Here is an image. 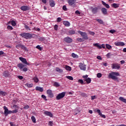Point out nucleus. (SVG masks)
<instances>
[{
	"mask_svg": "<svg viewBox=\"0 0 126 126\" xmlns=\"http://www.w3.org/2000/svg\"><path fill=\"white\" fill-rule=\"evenodd\" d=\"M32 120V121L33 123H36V118H35V117L32 116L31 117Z\"/></svg>",
	"mask_w": 126,
	"mask_h": 126,
	"instance_id": "nucleus-39",
	"label": "nucleus"
},
{
	"mask_svg": "<svg viewBox=\"0 0 126 126\" xmlns=\"http://www.w3.org/2000/svg\"><path fill=\"white\" fill-rule=\"evenodd\" d=\"M119 100L120 101H121V102H123V103H125V104H126V99H125L123 97H120Z\"/></svg>",
	"mask_w": 126,
	"mask_h": 126,
	"instance_id": "nucleus-25",
	"label": "nucleus"
},
{
	"mask_svg": "<svg viewBox=\"0 0 126 126\" xmlns=\"http://www.w3.org/2000/svg\"><path fill=\"white\" fill-rule=\"evenodd\" d=\"M53 86H54L55 87H60V84L56 82H54Z\"/></svg>",
	"mask_w": 126,
	"mask_h": 126,
	"instance_id": "nucleus-33",
	"label": "nucleus"
},
{
	"mask_svg": "<svg viewBox=\"0 0 126 126\" xmlns=\"http://www.w3.org/2000/svg\"><path fill=\"white\" fill-rule=\"evenodd\" d=\"M7 29L8 30H12V29H13V28H12V27H11V26H8Z\"/></svg>",
	"mask_w": 126,
	"mask_h": 126,
	"instance_id": "nucleus-49",
	"label": "nucleus"
},
{
	"mask_svg": "<svg viewBox=\"0 0 126 126\" xmlns=\"http://www.w3.org/2000/svg\"><path fill=\"white\" fill-rule=\"evenodd\" d=\"M27 70H28V68L27 67H24L23 69V71L26 72V71H27Z\"/></svg>",
	"mask_w": 126,
	"mask_h": 126,
	"instance_id": "nucleus-56",
	"label": "nucleus"
},
{
	"mask_svg": "<svg viewBox=\"0 0 126 126\" xmlns=\"http://www.w3.org/2000/svg\"><path fill=\"white\" fill-rule=\"evenodd\" d=\"M78 82L79 83H80L81 84H83V80L79 79V80H78Z\"/></svg>",
	"mask_w": 126,
	"mask_h": 126,
	"instance_id": "nucleus-46",
	"label": "nucleus"
},
{
	"mask_svg": "<svg viewBox=\"0 0 126 126\" xmlns=\"http://www.w3.org/2000/svg\"><path fill=\"white\" fill-rule=\"evenodd\" d=\"M3 76L4 77H9V76H10V74L8 72L4 71L3 73Z\"/></svg>",
	"mask_w": 126,
	"mask_h": 126,
	"instance_id": "nucleus-19",
	"label": "nucleus"
},
{
	"mask_svg": "<svg viewBox=\"0 0 126 126\" xmlns=\"http://www.w3.org/2000/svg\"><path fill=\"white\" fill-rule=\"evenodd\" d=\"M47 94H48L49 98H53V97H54V94L51 90H48L47 91Z\"/></svg>",
	"mask_w": 126,
	"mask_h": 126,
	"instance_id": "nucleus-10",
	"label": "nucleus"
},
{
	"mask_svg": "<svg viewBox=\"0 0 126 126\" xmlns=\"http://www.w3.org/2000/svg\"><path fill=\"white\" fill-rule=\"evenodd\" d=\"M18 78H19V79H23V76H18Z\"/></svg>",
	"mask_w": 126,
	"mask_h": 126,
	"instance_id": "nucleus-61",
	"label": "nucleus"
},
{
	"mask_svg": "<svg viewBox=\"0 0 126 126\" xmlns=\"http://www.w3.org/2000/svg\"><path fill=\"white\" fill-rule=\"evenodd\" d=\"M91 8L92 12L94 14H96V13H97V12H98V7H97L94 8H93V7H92Z\"/></svg>",
	"mask_w": 126,
	"mask_h": 126,
	"instance_id": "nucleus-12",
	"label": "nucleus"
},
{
	"mask_svg": "<svg viewBox=\"0 0 126 126\" xmlns=\"http://www.w3.org/2000/svg\"><path fill=\"white\" fill-rule=\"evenodd\" d=\"M111 65V67L113 69H119L121 67L120 64L118 63L112 64Z\"/></svg>",
	"mask_w": 126,
	"mask_h": 126,
	"instance_id": "nucleus-5",
	"label": "nucleus"
},
{
	"mask_svg": "<svg viewBox=\"0 0 126 126\" xmlns=\"http://www.w3.org/2000/svg\"><path fill=\"white\" fill-rule=\"evenodd\" d=\"M36 49H38V50H39V51H42V47H40V45H37L36 47Z\"/></svg>",
	"mask_w": 126,
	"mask_h": 126,
	"instance_id": "nucleus-50",
	"label": "nucleus"
},
{
	"mask_svg": "<svg viewBox=\"0 0 126 126\" xmlns=\"http://www.w3.org/2000/svg\"><path fill=\"white\" fill-rule=\"evenodd\" d=\"M101 11L104 15H106L107 14V9L106 8H101Z\"/></svg>",
	"mask_w": 126,
	"mask_h": 126,
	"instance_id": "nucleus-24",
	"label": "nucleus"
},
{
	"mask_svg": "<svg viewBox=\"0 0 126 126\" xmlns=\"http://www.w3.org/2000/svg\"><path fill=\"white\" fill-rule=\"evenodd\" d=\"M11 24L12 26H15L16 25V23H15V21H12L11 22Z\"/></svg>",
	"mask_w": 126,
	"mask_h": 126,
	"instance_id": "nucleus-38",
	"label": "nucleus"
},
{
	"mask_svg": "<svg viewBox=\"0 0 126 126\" xmlns=\"http://www.w3.org/2000/svg\"><path fill=\"white\" fill-rule=\"evenodd\" d=\"M67 2L69 5H73L76 2V0H68Z\"/></svg>",
	"mask_w": 126,
	"mask_h": 126,
	"instance_id": "nucleus-15",
	"label": "nucleus"
},
{
	"mask_svg": "<svg viewBox=\"0 0 126 126\" xmlns=\"http://www.w3.org/2000/svg\"><path fill=\"white\" fill-rule=\"evenodd\" d=\"M10 125L11 126H15V125H14V123H13V122H10Z\"/></svg>",
	"mask_w": 126,
	"mask_h": 126,
	"instance_id": "nucleus-64",
	"label": "nucleus"
},
{
	"mask_svg": "<svg viewBox=\"0 0 126 126\" xmlns=\"http://www.w3.org/2000/svg\"><path fill=\"white\" fill-rule=\"evenodd\" d=\"M97 60H100V61L102 60V57H101L100 56H97Z\"/></svg>",
	"mask_w": 126,
	"mask_h": 126,
	"instance_id": "nucleus-62",
	"label": "nucleus"
},
{
	"mask_svg": "<svg viewBox=\"0 0 126 126\" xmlns=\"http://www.w3.org/2000/svg\"><path fill=\"white\" fill-rule=\"evenodd\" d=\"M29 108V105H24V109H25V110H27Z\"/></svg>",
	"mask_w": 126,
	"mask_h": 126,
	"instance_id": "nucleus-47",
	"label": "nucleus"
},
{
	"mask_svg": "<svg viewBox=\"0 0 126 126\" xmlns=\"http://www.w3.org/2000/svg\"><path fill=\"white\" fill-rule=\"evenodd\" d=\"M88 75H87L83 76V78H84L85 80L87 79V78H88Z\"/></svg>",
	"mask_w": 126,
	"mask_h": 126,
	"instance_id": "nucleus-55",
	"label": "nucleus"
},
{
	"mask_svg": "<svg viewBox=\"0 0 126 126\" xmlns=\"http://www.w3.org/2000/svg\"><path fill=\"white\" fill-rule=\"evenodd\" d=\"M66 78H67V79H69V80H73V77H72V76H66Z\"/></svg>",
	"mask_w": 126,
	"mask_h": 126,
	"instance_id": "nucleus-36",
	"label": "nucleus"
},
{
	"mask_svg": "<svg viewBox=\"0 0 126 126\" xmlns=\"http://www.w3.org/2000/svg\"><path fill=\"white\" fill-rule=\"evenodd\" d=\"M44 115H46V116H48L50 117V118H53V114L51 112L45 111L43 113Z\"/></svg>",
	"mask_w": 126,
	"mask_h": 126,
	"instance_id": "nucleus-13",
	"label": "nucleus"
},
{
	"mask_svg": "<svg viewBox=\"0 0 126 126\" xmlns=\"http://www.w3.org/2000/svg\"><path fill=\"white\" fill-rule=\"evenodd\" d=\"M106 47L108 50H110L112 48V46L110 45L109 44H106Z\"/></svg>",
	"mask_w": 126,
	"mask_h": 126,
	"instance_id": "nucleus-37",
	"label": "nucleus"
},
{
	"mask_svg": "<svg viewBox=\"0 0 126 126\" xmlns=\"http://www.w3.org/2000/svg\"><path fill=\"white\" fill-rule=\"evenodd\" d=\"M69 34L70 35H73V34H75V31L73 30H70L69 31Z\"/></svg>",
	"mask_w": 126,
	"mask_h": 126,
	"instance_id": "nucleus-32",
	"label": "nucleus"
},
{
	"mask_svg": "<svg viewBox=\"0 0 126 126\" xmlns=\"http://www.w3.org/2000/svg\"><path fill=\"white\" fill-rule=\"evenodd\" d=\"M58 28H59V26H58V25H55V26H54V30L56 31H58Z\"/></svg>",
	"mask_w": 126,
	"mask_h": 126,
	"instance_id": "nucleus-43",
	"label": "nucleus"
},
{
	"mask_svg": "<svg viewBox=\"0 0 126 126\" xmlns=\"http://www.w3.org/2000/svg\"><path fill=\"white\" fill-rule=\"evenodd\" d=\"M77 41H79V42H82L83 41V39L82 38H77Z\"/></svg>",
	"mask_w": 126,
	"mask_h": 126,
	"instance_id": "nucleus-58",
	"label": "nucleus"
},
{
	"mask_svg": "<svg viewBox=\"0 0 126 126\" xmlns=\"http://www.w3.org/2000/svg\"><path fill=\"white\" fill-rule=\"evenodd\" d=\"M93 46L96 47L98 49H102V48L105 49V44H102L101 45H100L99 43H95L93 44Z\"/></svg>",
	"mask_w": 126,
	"mask_h": 126,
	"instance_id": "nucleus-7",
	"label": "nucleus"
},
{
	"mask_svg": "<svg viewBox=\"0 0 126 126\" xmlns=\"http://www.w3.org/2000/svg\"><path fill=\"white\" fill-rule=\"evenodd\" d=\"M111 6L114 8H118V7H120V4L114 3L111 4Z\"/></svg>",
	"mask_w": 126,
	"mask_h": 126,
	"instance_id": "nucleus-20",
	"label": "nucleus"
},
{
	"mask_svg": "<svg viewBox=\"0 0 126 126\" xmlns=\"http://www.w3.org/2000/svg\"><path fill=\"white\" fill-rule=\"evenodd\" d=\"M78 33L80 34V35L82 36L83 39H85V40L88 39V36H87V33H86V32H83L81 31H79Z\"/></svg>",
	"mask_w": 126,
	"mask_h": 126,
	"instance_id": "nucleus-4",
	"label": "nucleus"
},
{
	"mask_svg": "<svg viewBox=\"0 0 126 126\" xmlns=\"http://www.w3.org/2000/svg\"><path fill=\"white\" fill-rule=\"evenodd\" d=\"M48 125H49V126H53V122L50 121V122H49Z\"/></svg>",
	"mask_w": 126,
	"mask_h": 126,
	"instance_id": "nucleus-59",
	"label": "nucleus"
},
{
	"mask_svg": "<svg viewBox=\"0 0 126 126\" xmlns=\"http://www.w3.org/2000/svg\"><path fill=\"white\" fill-rule=\"evenodd\" d=\"M20 35L25 39H31V38L32 37V34H31V33L26 32L22 33L20 34Z\"/></svg>",
	"mask_w": 126,
	"mask_h": 126,
	"instance_id": "nucleus-2",
	"label": "nucleus"
},
{
	"mask_svg": "<svg viewBox=\"0 0 126 126\" xmlns=\"http://www.w3.org/2000/svg\"><path fill=\"white\" fill-rule=\"evenodd\" d=\"M63 9L64 11H66V10H67V8H66V6H65V5L63 6Z\"/></svg>",
	"mask_w": 126,
	"mask_h": 126,
	"instance_id": "nucleus-48",
	"label": "nucleus"
},
{
	"mask_svg": "<svg viewBox=\"0 0 126 126\" xmlns=\"http://www.w3.org/2000/svg\"><path fill=\"white\" fill-rule=\"evenodd\" d=\"M102 4L104 5L106 8H110V5L109 4L106 3L104 1H101Z\"/></svg>",
	"mask_w": 126,
	"mask_h": 126,
	"instance_id": "nucleus-21",
	"label": "nucleus"
},
{
	"mask_svg": "<svg viewBox=\"0 0 126 126\" xmlns=\"http://www.w3.org/2000/svg\"><path fill=\"white\" fill-rule=\"evenodd\" d=\"M20 47H21V45L20 44H18L16 46V48H17V49H19Z\"/></svg>",
	"mask_w": 126,
	"mask_h": 126,
	"instance_id": "nucleus-63",
	"label": "nucleus"
},
{
	"mask_svg": "<svg viewBox=\"0 0 126 126\" xmlns=\"http://www.w3.org/2000/svg\"><path fill=\"white\" fill-rule=\"evenodd\" d=\"M49 4L51 7H54L56 5V3L53 0H49Z\"/></svg>",
	"mask_w": 126,
	"mask_h": 126,
	"instance_id": "nucleus-17",
	"label": "nucleus"
},
{
	"mask_svg": "<svg viewBox=\"0 0 126 126\" xmlns=\"http://www.w3.org/2000/svg\"><path fill=\"white\" fill-rule=\"evenodd\" d=\"M99 116H100V117H102V118H103L104 119L106 118V116H105V115L104 114H102V113H101Z\"/></svg>",
	"mask_w": 126,
	"mask_h": 126,
	"instance_id": "nucleus-53",
	"label": "nucleus"
},
{
	"mask_svg": "<svg viewBox=\"0 0 126 126\" xmlns=\"http://www.w3.org/2000/svg\"><path fill=\"white\" fill-rule=\"evenodd\" d=\"M21 10H23V11H26L27 10H29L30 9V7L28 6H22L21 7Z\"/></svg>",
	"mask_w": 126,
	"mask_h": 126,
	"instance_id": "nucleus-11",
	"label": "nucleus"
},
{
	"mask_svg": "<svg viewBox=\"0 0 126 126\" xmlns=\"http://www.w3.org/2000/svg\"><path fill=\"white\" fill-rule=\"evenodd\" d=\"M117 76H120L119 72H112L109 73L108 78H111V79H113V80H117V79H118V77Z\"/></svg>",
	"mask_w": 126,
	"mask_h": 126,
	"instance_id": "nucleus-1",
	"label": "nucleus"
},
{
	"mask_svg": "<svg viewBox=\"0 0 126 126\" xmlns=\"http://www.w3.org/2000/svg\"><path fill=\"white\" fill-rule=\"evenodd\" d=\"M64 41H65L66 43H71L72 39L69 37H67L64 39Z\"/></svg>",
	"mask_w": 126,
	"mask_h": 126,
	"instance_id": "nucleus-16",
	"label": "nucleus"
},
{
	"mask_svg": "<svg viewBox=\"0 0 126 126\" xmlns=\"http://www.w3.org/2000/svg\"><path fill=\"white\" fill-rule=\"evenodd\" d=\"M71 57H72V58H73L74 59H78V55L74 53H72Z\"/></svg>",
	"mask_w": 126,
	"mask_h": 126,
	"instance_id": "nucleus-29",
	"label": "nucleus"
},
{
	"mask_svg": "<svg viewBox=\"0 0 126 126\" xmlns=\"http://www.w3.org/2000/svg\"><path fill=\"white\" fill-rule=\"evenodd\" d=\"M7 93L5 92H3L0 91V95H1V96H5V95H6Z\"/></svg>",
	"mask_w": 126,
	"mask_h": 126,
	"instance_id": "nucleus-31",
	"label": "nucleus"
},
{
	"mask_svg": "<svg viewBox=\"0 0 126 126\" xmlns=\"http://www.w3.org/2000/svg\"><path fill=\"white\" fill-rule=\"evenodd\" d=\"M65 94H66V93L64 92L59 94L56 96V100H61V99H63V98L65 96Z\"/></svg>",
	"mask_w": 126,
	"mask_h": 126,
	"instance_id": "nucleus-3",
	"label": "nucleus"
},
{
	"mask_svg": "<svg viewBox=\"0 0 126 126\" xmlns=\"http://www.w3.org/2000/svg\"><path fill=\"white\" fill-rule=\"evenodd\" d=\"M96 21H97V22L99 23L100 24H104V22H103V20H102L101 19H97Z\"/></svg>",
	"mask_w": 126,
	"mask_h": 126,
	"instance_id": "nucleus-34",
	"label": "nucleus"
},
{
	"mask_svg": "<svg viewBox=\"0 0 126 126\" xmlns=\"http://www.w3.org/2000/svg\"><path fill=\"white\" fill-rule=\"evenodd\" d=\"M25 28L26 30H29L30 31H31V30L30 29V28H29V27H28V26L27 25L25 26Z\"/></svg>",
	"mask_w": 126,
	"mask_h": 126,
	"instance_id": "nucleus-42",
	"label": "nucleus"
},
{
	"mask_svg": "<svg viewBox=\"0 0 126 126\" xmlns=\"http://www.w3.org/2000/svg\"><path fill=\"white\" fill-rule=\"evenodd\" d=\"M17 66L21 70H22L23 67H24V65L22 63H19L18 64Z\"/></svg>",
	"mask_w": 126,
	"mask_h": 126,
	"instance_id": "nucleus-23",
	"label": "nucleus"
},
{
	"mask_svg": "<svg viewBox=\"0 0 126 126\" xmlns=\"http://www.w3.org/2000/svg\"><path fill=\"white\" fill-rule=\"evenodd\" d=\"M114 44L115 46H120L121 47H123L125 45L123 42H115Z\"/></svg>",
	"mask_w": 126,
	"mask_h": 126,
	"instance_id": "nucleus-14",
	"label": "nucleus"
},
{
	"mask_svg": "<svg viewBox=\"0 0 126 126\" xmlns=\"http://www.w3.org/2000/svg\"><path fill=\"white\" fill-rule=\"evenodd\" d=\"M96 112H97V113H98V114L100 115H101V111L100 110H99V109H97V110H96Z\"/></svg>",
	"mask_w": 126,
	"mask_h": 126,
	"instance_id": "nucleus-60",
	"label": "nucleus"
},
{
	"mask_svg": "<svg viewBox=\"0 0 126 126\" xmlns=\"http://www.w3.org/2000/svg\"><path fill=\"white\" fill-rule=\"evenodd\" d=\"M25 86L26 87H28V88H31V87H33V84H28V83H26L25 84Z\"/></svg>",
	"mask_w": 126,
	"mask_h": 126,
	"instance_id": "nucleus-26",
	"label": "nucleus"
},
{
	"mask_svg": "<svg viewBox=\"0 0 126 126\" xmlns=\"http://www.w3.org/2000/svg\"><path fill=\"white\" fill-rule=\"evenodd\" d=\"M56 71H58V72H63V69H60L59 67L56 68Z\"/></svg>",
	"mask_w": 126,
	"mask_h": 126,
	"instance_id": "nucleus-35",
	"label": "nucleus"
},
{
	"mask_svg": "<svg viewBox=\"0 0 126 126\" xmlns=\"http://www.w3.org/2000/svg\"><path fill=\"white\" fill-rule=\"evenodd\" d=\"M61 21H62V18H61L60 17L58 18L57 22H61Z\"/></svg>",
	"mask_w": 126,
	"mask_h": 126,
	"instance_id": "nucleus-54",
	"label": "nucleus"
},
{
	"mask_svg": "<svg viewBox=\"0 0 126 126\" xmlns=\"http://www.w3.org/2000/svg\"><path fill=\"white\" fill-rule=\"evenodd\" d=\"M3 109L4 110V114L5 115H8V114H11L12 111L10 110H8V109L7 108V107H6V106H4L3 107Z\"/></svg>",
	"mask_w": 126,
	"mask_h": 126,
	"instance_id": "nucleus-8",
	"label": "nucleus"
},
{
	"mask_svg": "<svg viewBox=\"0 0 126 126\" xmlns=\"http://www.w3.org/2000/svg\"><path fill=\"white\" fill-rule=\"evenodd\" d=\"M91 98L92 100H95V99H96V95L92 96Z\"/></svg>",
	"mask_w": 126,
	"mask_h": 126,
	"instance_id": "nucleus-57",
	"label": "nucleus"
},
{
	"mask_svg": "<svg viewBox=\"0 0 126 126\" xmlns=\"http://www.w3.org/2000/svg\"><path fill=\"white\" fill-rule=\"evenodd\" d=\"M85 81H86L87 83L88 84H89V83H91V78H88L87 79H86Z\"/></svg>",
	"mask_w": 126,
	"mask_h": 126,
	"instance_id": "nucleus-30",
	"label": "nucleus"
},
{
	"mask_svg": "<svg viewBox=\"0 0 126 126\" xmlns=\"http://www.w3.org/2000/svg\"><path fill=\"white\" fill-rule=\"evenodd\" d=\"M89 34H90V35L94 36V35H95V32H89Z\"/></svg>",
	"mask_w": 126,
	"mask_h": 126,
	"instance_id": "nucleus-51",
	"label": "nucleus"
},
{
	"mask_svg": "<svg viewBox=\"0 0 126 126\" xmlns=\"http://www.w3.org/2000/svg\"><path fill=\"white\" fill-rule=\"evenodd\" d=\"M35 90H36V91H40V92H43V91H44L43 88L40 87H36L35 88Z\"/></svg>",
	"mask_w": 126,
	"mask_h": 126,
	"instance_id": "nucleus-22",
	"label": "nucleus"
},
{
	"mask_svg": "<svg viewBox=\"0 0 126 126\" xmlns=\"http://www.w3.org/2000/svg\"><path fill=\"white\" fill-rule=\"evenodd\" d=\"M41 97L44 99V100H45V101H47L48 99H47L46 96L44 94L41 95Z\"/></svg>",
	"mask_w": 126,
	"mask_h": 126,
	"instance_id": "nucleus-45",
	"label": "nucleus"
},
{
	"mask_svg": "<svg viewBox=\"0 0 126 126\" xmlns=\"http://www.w3.org/2000/svg\"><path fill=\"white\" fill-rule=\"evenodd\" d=\"M79 67L82 70H86V65L82 63H79Z\"/></svg>",
	"mask_w": 126,
	"mask_h": 126,
	"instance_id": "nucleus-6",
	"label": "nucleus"
},
{
	"mask_svg": "<svg viewBox=\"0 0 126 126\" xmlns=\"http://www.w3.org/2000/svg\"><path fill=\"white\" fill-rule=\"evenodd\" d=\"M32 30H34L35 31H40V28H33Z\"/></svg>",
	"mask_w": 126,
	"mask_h": 126,
	"instance_id": "nucleus-44",
	"label": "nucleus"
},
{
	"mask_svg": "<svg viewBox=\"0 0 126 126\" xmlns=\"http://www.w3.org/2000/svg\"><path fill=\"white\" fill-rule=\"evenodd\" d=\"M19 60L20 61H21V62L25 64H27V65H29V63L27 62V60H26L25 58L20 57Z\"/></svg>",
	"mask_w": 126,
	"mask_h": 126,
	"instance_id": "nucleus-9",
	"label": "nucleus"
},
{
	"mask_svg": "<svg viewBox=\"0 0 126 126\" xmlns=\"http://www.w3.org/2000/svg\"><path fill=\"white\" fill-rule=\"evenodd\" d=\"M107 58H108L109 59V58H110V57H111V56H113V54H112V53H108L106 55Z\"/></svg>",
	"mask_w": 126,
	"mask_h": 126,
	"instance_id": "nucleus-40",
	"label": "nucleus"
},
{
	"mask_svg": "<svg viewBox=\"0 0 126 126\" xmlns=\"http://www.w3.org/2000/svg\"><path fill=\"white\" fill-rule=\"evenodd\" d=\"M63 24L66 27H69V26H70V24L68 21H63Z\"/></svg>",
	"mask_w": 126,
	"mask_h": 126,
	"instance_id": "nucleus-18",
	"label": "nucleus"
},
{
	"mask_svg": "<svg viewBox=\"0 0 126 126\" xmlns=\"http://www.w3.org/2000/svg\"><path fill=\"white\" fill-rule=\"evenodd\" d=\"M33 80L35 83H38V82H39V79H38V77L36 76L33 78Z\"/></svg>",
	"mask_w": 126,
	"mask_h": 126,
	"instance_id": "nucleus-27",
	"label": "nucleus"
},
{
	"mask_svg": "<svg viewBox=\"0 0 126 126\" xmlns=\"http://www.w3.org/2000/svg\"><path fill=\"white\" fill-rule=\"evenodd\" d=\"M115 32H116V31H115L114 30H111L110 31V33H111L112 34H114Z\"/></svg>",
	"mask_w": 126,
	"mask_h": 126,
	"instance_id": "nucleus-52",
	"label": "nucleus"
},
{
	"mask_svg": "<svg viewBox=\"0 0 126 126\" xmlns=\"http://www.w3.org/2000/svg\"><path fill=\"white\" fill-rule=\"evenodd\" d=\"M97 77L98 78H101V77H102V74H101V73H98L97 74Z\"/></svg>",
	"mask_w": 126,
	"mask_h": 126,
	"instance_id": "nucleus-41",
	"label": "nucleus"
},
{
	"mask_svg": "<svg viewBox=\"0 0 126 126\" xmlns=\"http://www.w3.org/2000/svg\"><path fill=\"white\" fill-rule=\"evenodd\" d=\"M65 68L68 71H70L71 70V67L67 65H65Z\"/></svg>",
	"mask_w": 126,
	"mask_h": 126,
	"instance_id": "nucleus-28",
	"label": "nucleus"
}]
</instances>
